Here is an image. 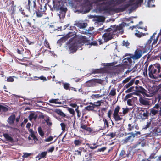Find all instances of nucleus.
Returning a JSON list of instances; mask_svg holds the SVG:
<instances>
[{"label": "nucleus", "instance_id": "1", "mask_svg": "<svg viewBox=\"0 0 161 161\" xmlns=\"http://www.w3.org/2000/svg\"><path fill=\"white\" fill-rule=\"evenodd\" d=\"M125 22H123L118 25H111L110 27L104 30V33L102 36V38L105 42H107L113 39L116 35L118 36L119 34L124 33V27L126 25Z\"/></svg>", "mask_w": 161, "mask_h": 161}, {"label": "nucleus", "instance_id": "2", "mask_svg": "<svg viewBox=\"0 0 161 161\" xmlns=\"http://www.w3.org/2000/svg\"><path fill=\"white\" fill-rule=\"evenodd\" d=\"M148 72L149 77L152 79L159 80L161 78V66L159 64L150 65Z\"/></svg>", "mask_w": 161, "mask_h": 161}, {"label": "nucleus", "instance_id": "3", "mask_svg": "<svg viewBox=\"0 0 161 161\" xmlns=\"http://www.w3.org/2000/svg\"><path fill=\"white\" fill-rule=\"evenodd\" d=\"M156 35V33H154L149 39L147 41L144 47L142 48L144 51V53H146L149 51H150L153 48V45H155L157 43L159 35L155 37Z\"/></svg>", "mask_w": 161, "mask_h": 161}, {"label": "nucleus", "instance_id": "4", "mask_svg": "<svg viewBox=\"0 0 161 161\" xmlns=\"http://www.w3.org/2000/svg\"><path fill=\"white\" fill-rule=\"evenodd\" d=\"M79 46L77 45L75 39L72 38L67 42L66 47L69 54H73L75 53L78 49H80Z\"/></svg>", "mask_w": 161, "mask_h": 161}, {"label": "nucleus", "instance_id": "5", "mask_svg": "<svg viewBox=\"0 0 161 161\" xmlns=\"http://www.w3.org/2000/svg\"><path fill=\"white\" fill-rule=\"evenodd\" d=\"M121 108L120 106L117 105L115 108L114 112L113 114V116L114 120L116 122H118L119 121H121L123 119V118L121 117L120 116L125 115L128 113L129 111V109L128 108H122L123 110L122 114L123 115H121L122 113L121 112H119V114H119V111Z\"/></svg>", "mask_w": 161, "mask_h": 161}, {"label": "nucleus", "instance_id": "6", "mask_svg": "<svg viewBox=\"0 0 161 161\" xmlns=\"http://www.w3.org/2000/svg\"><path fill=\"white\" fill-rule=\"evenodd\" d=\"M55 7L58 10H60V14H59L60 17L61 16L63 17L65 16L67 9L64 6V2L63 1L61 0L58 1L55 5Z\"/></svg>", "mask_w": 161, "mask_h": 161}, {"label": "nucleus", "instance_id": "7", "mask_svg": "<svg viewBox=\"0 0 161 161\" xmlns=\"http://www.w3.org/2000/svg\"><path fill=\"white\" fill-rule=\"evenodd\" d=\"M77 43V45L79 46L80 47V50L82 49V46L85 44L86 45H88L89 40H88L86 37L81 35H79L74 38Z\"/></svg>", "mask_w": 161, "mask_h": 161}, {"label": "nucleus", "instance_id": "8", "mask_svg": "<svg viewBox=\"0 0 161 161\" xmlns=\"http://www.w3.org/2000/svg\"><path fill=\"white\" fill-rule=\"evenodd\" d=\"M5 1V0H3ZM6 7L8 12H9L12 16L14 15L15 11L16 6H14V2L12 0H6L5 2Z\"/></svg>", "mask_w": 161, "mask_h": 161}, {"label": "nucleus", "instance_id": "9", "mask_svg": "<svg viewBox=\"0 0 161 161\" xmlns=\"http://www.w3.org/2000/svg\"><path fill=\"white\" fill-rule=\"evenodd\" d=\"M145 53H144V51L142 49H137L135 51L134 55L130 54V55L131 56V58L133 60H135L139 59Z\"/></svg>", "mask_w": 161, "mask_h": 161}, {"label": "nucleus", "instance_id": "10", "mask_svg": "<svg viewBox=\"0 0 161 161\" xmlns=\"http://www.w3.org/2000/svg\"><path fill=\"white\" fill-rule=\"evenodd\" d=\"M131 56L125 58L122 61V65L125 68H129L131 66L132 61Z\"/></svg>", "mask_w": 161, "mask_h": 161}, {"label": "nucleus", "instance_id": "11", "mask_svg": "<svg viewBox=\"0 0 161 161\" xmlns=\"http://www.w3.org/2000/svg\"><path fill=\"white\" fill-rule=\"evenodd\" d=\"M139 100L140 105L148 106L147 108L151 106L150 102L148 99L142 97L139 98Z\"/></svg>", "mask_w": 161, "mask_h": 161}, {"label": "nucleus", "instance_id": "12", "mask_svg": "<svg viewBox=\"0 0 161 161\" xmlns=\"http://www.w3.org/2000/svg\"><path fill=\"white\" fill-rule=\"evenodd\" d=\"M132 5H133V4L132 2H130L129 0L128 3L122 5L119 8H117V12L118 13L122 12L125 10L130 6Z\"/></svg>", "mask_w": 161, "mask_h": 161}, {"label": "nucleus", "instance_id": "13", "mask_svg": "<svg viewBox=\"0 0 161 161\" xmlns=\"http://www.w3.org/2000/svg\"><path fill=\"white\" fill-rule=\"evenodd\" d=\"M150 136H154L157 135H161V128L156 127L149 134Z\"/></svg>", "mask_w": 161, "mask_h": 161}, {"label": "nucleus", "instance_id": "14", "mask_svg": "<svg viewBox=\"0 0 161 161\" xmlns=\"http://www.w3.org/2000/svg\"><path fill=\"white\" fill-rule=\"evenodd\" d=\"M103 121L104 122V125L103 127H100L99 130H96L95 131H94V132L97 133L98 132H101L104 130L106 128H108L109 127V125L107 120L106 119H103Z\"/></svg>", "mask_w": 161, "mask_h": 161}, {"label": "nucleus", "instance_id": "15", "mask_svg": "<svg viewBox=\"0 0 161 161\" xmlns=\"http://www.w3.org/2000/svg\"><path fill=\"white\" fill-rule=\"evenodd\" d=\"M126 135H130L128 136L127 137H126L123 140V143L126 144L129 142H132L134 139V137L133 136V132H130L128 133L127 134H125Z\"/></svg>", "mask_w": 161, "mask_h": 161}, {"label": "nucleus", "instance_id": "16", "mask_svg": "<svg viewBox=\"0 0 161 161\" xmlns=\"http://www.w3.org/2000/svg\"><path fill=\"white\" fill-rule=\"evenodd\" d=\"M131 150H129L127 151V153H126L125 150L124 149L122 150L120 154L119 157L120 158H123L126 157H129L131 155Z\"/></svg>", "mask_w": 161, "mask_h": 161}, {"label": "nucleus", "instance_id": "17", "mask_svg": "<svg viewBox=\"0 0 161 161\" xmlns=\"http://www.w3.org/2000/svg\"><path fill=\"white\" fill-rule=\"evenodd\" d=\"M74 35V32H69L65 36H64L59 40H58L57 41V42H63L66 41L70 37L73 36Z\"/></svg>", "mask_w": 161, "mask_h": 161}, {"label": "nucleus", "instance_id": "18", "mask_svg": "<svg viewBox=\"0 0 161 161\" xmlns=\"http://www.w3.org/2000/svg\"><path fill=\"white\" fill-rule=\"evenodd\" d=\"M139 114L140 118L142 119H148L149 116V113L147 109L145 110V112L140 113Z\"/></svg>", "mask_w": 161, "mask_h": 161}, {"label": "nucleus", "instance_id": "19", "mask_svg": "<svg viewBox=\"0 0 161 161\" xmlns=\"http://www.w3.org/2000/svg\"><path fill=\"white\" fill-rule=\"evenodd\" d=\"M81 12L86 13L90 11V9L89 5L86 4H83L80 8Z\"/></svg>", "mask_w": 161, "mask_h": 161}, {"label": "nucleus", "instance_id": "20", "mask_svg": "<svg viewBox=\"0 0 161 161\" xmlns=\"http://www.w3.org/2000/svg\"><path fill=\"white\" fill-rule=\"evenodd\" d=\"M16 116L15 114H13L11 115L7 119V122L10 125H13L14 123V121L15 120Z\"/></svg>", "mask_w": 161, "mask_h": 161}, {"label": "nucleus", "instance_id": "21", "mask_svg": "<svg viewBox=\"0 0 161 161\" xmlns=\"http://www.w3.org/2000/svg\"><path fill=\"white\" fill-rule=\"evenodd\" d=\"M143 0H130V2H132L133 5H134L136 8H137L139 6H141L142 3H143Z\"/></svg>", "mask_w": 161, "mask_h": 161}, {"label": "nucleus", "instance_id": "22", "mask_svg": "<svg viewBox=\"0 0 161 161\" xmlns=\"http://www.w3.org/2000/svg\"><path fill=\"white\" fill-rule=\"evenodd\" d=\"M135 91L137 92L141 93L142 94H144L145 93L146 90L142 87L139 86H135Z\"/></svg>", "mask_w": 161, "mask_h": 161}, {"label": "nucleus", "instance_id": "23", "mask_svg": "<svg viewBox=\"0 0 161 161\" xmlns=\"http://www.w3.org/2000/svg\"><path fill=\"white\" fill-rule=\"evenodd\" d=\"M80 128L82 129L88 131L90 132H92L94 133V131H95L93 130L92 129L89 127H87L86 125H84L82 123L81 124Z\"/></svg>", "mask_w": 161, "mask_h": 161}, {"label": "nucleus", "instance_id": "24", "mask_svg": "<svg viewBox=\"0 0 161 161\" xmlns=\"http://www.w3.org/2000/svg\"><path fill=\"white\" fill-rule=\"evenodd\" d=\"M75 152L77 153H75V155H78L80 156H81V153L82 152H83L84 153H86L87 152V150L84 147H80L78 148V150H75Z\"/></svg>", "mask_w": 161, "mask_h": 161}, {"label": "nucleus", "instance_id": "25", "mask_svg": "<svg viewBox=\"0 0 161 161\" xmlns=\"http://www.w3.org/2000/svg\"><path fill=\"white\" fill-rule=\"evenodd\" d=\"M150 112L149 113V116L152 117L155 116L157 114H158L159 110H156L153 108H152L150 109Z\"/></svg>", "mask_w": 161, "mask_h": 161}, {"label": "nucleus", "instance_id": "26", "mask_svg": "<svg viewBox=\"0 0 161 161\" xmlns=\"http://www.w3.org/2000/svg\"><path fill=\"white\" fill-rule=\"evenodd\" d=\"M90 104H91V105L87 106L86 108V109L88 110L92 111L95 112H97V109H95L96 108L94 105V104L92 102L90 103Z\"/></svg>", "mask_w": 161, "mask_h": 161}, {"label": "nucleus", "instance_id": "27", "mask_svg": "<svg viewBox=\"0 0 161 161\" xmlns=\"http://www.w3.org/2000/svg\"><path fill=\"white\" fill-rule=\"evenodd\" d=\"M85 86L87 87H93L95 86V84L93 80V79L86 81L85 83Z\"/></svg>", "mask_w": 161, "mask_h": 161}, {"label": "nucleus", "instance_id": "28", "mask_svg": "<svg viewBox=\"0 0 161 161\" xmlns=\"http://www.w3.org/2000/svg\"><path fill=\"white\" fill-rule=\"evenodd\" d=\"M111 11H114L118 13L117 8L112 7L109 6L105 11V12L107 13H110Z\"/></svg>", "mask_w": 161, "mask_h": 161}, {"label": "nucleus", "instance_id": "29", "mask_svg": "<svg viewBox=\"0 0 161 161\" xmlns=\"http://www.w3.org/2000/svg\"><path fill=\"white\" fill-rule=\"evenodd\" d=\"M47 154V151L43 152L40 153L38 154L37 156V157L39 158V160L42 158H45L46 157Z\"/></svg>", "mask_w": 161, "mask_h": 161}, {"label": "nucleus", "instance_id": "30", "mask_svg": "<svg viewBox=\"0 0 161 161\" xmlns=\"http://www.w3.org/2000/svg\"><path fill=\"white\" fill-rule=\"evenodd\" d=\"M76 26L79 27L80 29H82L85 28L87 25V24L84 23H81L78 22L76 24Z\"/></svg>", "mask_w": 161, "mask_h": 161}, {"label": "nucleus", "instance_id": "31", "mask_svg": "<svg viewBox=\"0 0 161 161\" xmlns=\"http://www.w3.org/2000/svg\"><path fill=\"white\" fill-rule=\"evenodd\" d=\"M92 70L91 75L92 74L100 73L103 72V68L96 69H92Z\"/></svg>", "mask_w": 161, "mask_h": 161}, {"label": "nucleus", "instance_id": "32", "mask_svg": "<svg viewBox=\"0 0 161 161\" xmlns=\"http://www.w3.org/2000/svg\"><path fill=\"white\" fill-rule=\"evenodd\" d=\"M3 136L7 141L10 142H13V138L8 133L3 134Z\"/></svg>", "mask_w": 161, "mask_h": 161}, {"label": "nucleus", "instance_id": "33", "mask_svg": "<svg viewBox=\"0 0 161 161\" xmlns=\"http://www.w3.org/2000/svg\"><path fill=\"white\" fill-rule=\"evenodd\" d=\"M103 103V100H99L97 102H94L93 103L94 104V106L97 109L99 108V107L101 106V104Z\"/></svg>", "mask_w": 161, "mask_h": 161}, {"label": "nucleus", "instance_id": "34", "mask_svg": "<svg viewBox=\"0 0 161 161\" xmlns=\"http://www.w3.org/2000/svg\"><path fill=\"white\" fill-rule=\"evenodd\" d=\"M29 117V120L31 121L33 119L36 120L37 117V116L34 113H31L30 114Z\"/></svg>", "mask_w": 161, "mask_h": 161}, {"label": "nucleus", "instance_id": "35", "mask_svg": "<svg viewBox=\"0 0 161 161\" xmlns=\"http://www.w3.org/2000/svg\"><path fill=\"white\" fill-rule=\"evenodd\" d=\"M58 101L59 99L58 98H57L55 99H53L50 100L49 102L50 103L61 104H62V102H59Z\"/></svg>", "mask_w": 161, "mask_h": 161}, {"label": "nucleus", "instance_id": "36", "mask_svg": "<svg viewBox=\"0 0 161 161\" xmlns=\"http://www.w3.org/2000/svg\"><path fill=\"white\" fill-rule=\"evenodd\" d=\"M32 80H38L39 79H40L42 80H43L44 81H46L47 79L45 77H44L43 76H42L40 77H37V76H34V78L33 79L32 78H31Z\"/></svg>", "mask_w": 161, "mask_h": 161}, {"label": "nucleus", "instance_id": "37", "mask_svg": "<svg viewBox=\"0 0 161 161\" xmlns=\"http://www.w3.org/2000/svg\"><path fill=\"white\" fill-rule=\"evenodd\" d=\"M138 66L139 65L136 64L132 68H131V67H130V70H131V72L133 73L135 71H137V72H140L141 70L140 69L139 70L138 69H137V68Z\"/></svg>", "mask_w": 161, "mask_h": 161}, {"label": "nucleus", "instance_id": "38", "mask_svg": "<svg viewBox=\"0 0 161 161\" xmlns=\"http://www.w3.org/2000/svg\"><path fill=\"white\" fill-rule=\"evenodd\" d=\"M55 112L58 114L62 117H65L66 116L65 114L60 109H56Z\"/></svg>", "mask_w": 161, "mask_h": 161}, {"label": "nucleus", "instance_id": "39", "mask_svg": "<svg viewBox=\"0 0 161 161\" xmlns=\"http://www.w3.org/2000/svg\"><path fill=\"white\" fill-rule=\"evenodd\" d=\"M116 135L115 132H111L107 134L106 136H107L110 137V139H112L116 136Z\"/></svg>", "mask_w": 161, "mask_h": 161}, {"label": "nucleus", "instance_id": "40", "mask_svg": "<svg viewBox=\"0 0 161 161\" xmlns=\"http://www.w3.org/2000/svg\"><path fill=\"white\" fill-rule=\"evenodd\" d=\"M38 131L39 134L42 137H43L44 136V133L43 131L42 130L41 127L40 126L38 127Z\"/></svg>", "mask_w": 161, "mask_h": 161}, {"label": "nucleus", "instance_id": "41", "mask_svg": "<svg viewBox=\"0 0 161 161\" xmlns=\"http://www.w3.org/2000/svg\"><path fill=\"white\" fill-rule=\"evenodd\" d=\"M134 80H131L128 83L126 84L124 86V88H128L130 86H132L134 84Z\"/></svg>", "mask_w": 161, "mask_h": 161}, {"label": "nucleus", "instance_id": "42", "mask_svg": "<svg viewBox=\"0 0 161 161\" xmlns=\"http://www.w3.org/2000/svg\"><path fill=\"white\" fill-rule=\"evenodd\" d=\"M81 140H75L74 141V143L75 146H78L81 145Z\"/></svg>", "mask_w": 161, "mask_h": 161}, {"label": "nucleus", "instance_id": "43", "mask_svg": "<svg viewBox=\"0 0 161 161\" xmlns=\"http://www.w3.org/2000/svg\"><path fill=\"white\" fill-rule=\"evenodd\" d=\"M87 145H88V146L91 149H95L97 148V147H98L99 146V145H96V143L93 144V146H92V145H90L89 144H87Z\"/></svg>", "mask_w": 161, "mask_h": 161}, {"label": "nucleus", "instance_id": "44", "mask_svg": "<svg viewBox=\"0 0 161 161\" xmlns=\"http://www.w3.org/2000/svg\"><path fill=\"white\" fill-rule=\"evenodd\" d=\"M151 121L147 122L146 123V124L143 127V129L145 130L147 129V128H149L151 126Z\"/></svg>", "mask_w": 161, "mask_h": 161}, {"label": "nucleus", "instance_id": "45", "mask_svg": "<svg viewBox=\"0 0 161 161\" xmlns=\"http://www.w3.org/2000/svg\"><path fill=\"white\" fill-rule=\"evenodd\" d=\"M44 44L45 47H46L47 48L50 49H51V48L49 45V43L46 39H45L44 40Z\"/></svg>", "mask_w": 161, "mask_h": 161}, {"label": "nucleus", "instance_id": "46", "mask_svg": "<svg viewBox=\"0 0 161 161\" xmlns=\"http://www.w3.org/2000/svg\"><path fill=\"white\" fill-rule=\"evenodd\" d=\"M93 80L95 84V83H98L102 84L103 82V80L101 79L94 78L93 79Z\"/></svg>", "mask_w": 161, "mask_h": 161}, {"label": "nucleus", "instance_id": "47", "mask_svg": "<svg viewBox=\"0 0 161 161\" xmlns=\"http://www.w3.org/2000/svg\"><path fill=\"white\" fill-rule=\"evenodd\" d=\"M63 87L64 89L66 90H69L70 88V84L68 83H65L63 84Z\"/></svg>", "mask_w": 161, "mask_h": 161}, {"label": "nucleus", "instance_id": "48", "mask_svg": "<svg viewBox=\"0 0 161 161\" xmlns=\"http://www.w3.org/2000/svg\"><path fill=\"white\" fill-rule=\"evenodd\" d=\"M116 94V90L115 89H113L111 90L109 95L114 96H115Z\"/></svg>", "mask_w": 161, "mask_h": 161}, {"label": "nucleus", "instance_id": "49", "mask_svg": "<svg viewBox=\"0 0 161 161\" xmlns=\"http://www.w3.org/2000/svg\"><path fill=\"white\" fill-rule=\"evenodd\" d=\"M151 3H154V1L153 0H148L147 2V6L148 7H151L155 6V5H152V4H151Z\"/></svg>", "mask_w": 161, "mask_h": 161}, {"label": "nucleus", "instance_id": "50", "mask_svg": "<svg viewBox=\"0 0 161 161\" xmlns=\"http://www.w3.org/2000/svg\"><path fill=\"white\" fill-rule=\"evenodd\" d=\"M133 94V93H130L126 95L124 98V100L126 101L128 99L131 97H132Z\"/></svg>", "mask_w": 161, "mask_h": 161}, {"label": "nucleus", "instance_id": "51", "mask_svg": "<svg viewBox=\"0 0 161 161\" xmlns=\"http://www.w3.org/2000/svg\"><path fill=\"white\" fill-rule=\"evenodd\" d=\"M32 4H33V5H32V4L31 3H30V7L29 6V10H30V6L31 7V8H32H32H35V9L36 8V4L35 1H33V2H32Z\"/></svg>", "mask_w": 161, "mask_h": 161}, {"label": "nucleus", "instance_id": "52", "mask_svg": "<svg viewBox=\"0 0 161 161\" xmlns=\"http://www.w3.org/2000/svg\"><path fill=\"white\" fill-rule=\"evenodd\" d=\"M134 128V126L130 124H128V128H127V130L130 131L132 130Z\"/></svg>", "mask_w": 161, "mask_h": 161}, {"label": "nucleus", "instance_id": "53", "mask_svg": "<svg viewBox=\"0 0 161 161\" xmlns=\"http://www.w3.org/2000/svg\"><path fill=\"white\" fill-rule=\"evenodd\" d=\"M109 7L108 6H101L100 8V10L101 11H105Z\"/></svg>", "mask_w": 161, "mask_h": 161}, {"label": "nucleus", "instance_id": "54", "mask_svg": "<svg viewBox=\"0 0 161 161\" xmlns=\"http://www.w3.org/2000/svg\"><path fill=\"white\" fill-rule=\"evenodd\" d=\"M28 24H29L31 28H32V29H34L33 31L35 30V31H38L39 30L38 28L36 25H31V24L30 23L28 22Z\"/></svg>", "mask_w": 161, "mask_h": 161}, {"label": "nucleus", "instance_id": "55", "mask_svg": "<svg viewBox=\"0 0 161 161\" xmlns=\"http://www.w3.org/2000/svg\"><path fill=\"white\" fill-rule=\"evenodd\" d=\"M131 76H129V77L126 78L123 81V83L125 84L131 80Z\"/></svg>", "mask_w": 161, "mask_h": 161}, {"label": "nucleus", "instance_id": "56", "mask_svg": "<svg viewBox=\"0 0 161 161\" xmlns=\"http://www.w3.org/2000/svg\"><path fill=\"white\" fill-rule=\"evenodd\" d=\"M36 14L37 17L40 18L42 16L43 13L42 12L38 11H36Z\"/></svg>", "mask_w": 161, "mask_h": 161}, {"label": "nucleus", "instance_id": "57", "mask_svg": "<svg viewBox=\"0 0 161 161\" xmlns=\"http://www.w3.org/2000/svg\"><path fill=\"white\" fill-rule=\"evenodd\" d=\"M17 52L19 54H22L24 51V49L22 47H20L19 48H17Z\"/></svg>", "mask_w": 161, "mask_h": 161}, {"label": "nucleus", "instance_id": "58", "mask_svg": "<svg viewBox=\"0 0 161 161\" xmlns=\"http://www.w3.org/2000/svg\"><path fill=\"white\" fill-rule=\"evenodd\" d=\"M68 111L69 112V113L72 114L73 115H74L75 114V112L74 110L71 108H68Z\"/></svg>", "mask_w": 161, "mask_h": 161}, {"label": "nucleus", "instance_id": "59", "mask_svg": "<svg viewBox=\"0 0 161 161\" xmlns=\"http://www.w3.org/2000/svg\"><path fill=\"white\" fill-rule=\"evenodd\" d=\"M89 43L88 45H93L94 46H97L98 45L97 42L96 41L93 42H91L90 40H89Z\"/></svg>", "mask_w": 161, "mask_h": 161}, {"label": "nucleus", "instance_id": "60", "mask_svg": "<svg viewBox=\"0 0 161 161\" xmlns=\"http://www.w3.org/2000/svg\"><path fill=\"white\" fill-rule=\"evenodd\" d=\"M122 43L123 46H125L127 47L130 44L127 41H123Z\"/></svg>", "mask_w": 161, "mask_h": 161}, {"label": "nucleus", "instance_id": "61", "mask_svg": "<svg viewBox=\"0 0 161 161\" xmlns=\"http://www.w3.org/2000/svg\"><path fill=\"white\" fill-rule=\"evenodd\" d=\"M82 31H81L80 30V33L82 34H86V33H89V30H87L84 29V28L82 29Z\"/></svg>", "mask_w": 161, "mask_h": 161}, {"label": "nucleus", "instance_id": "62", "mask_svg": "<svg viewBox=\"0 0 161 161\" xmlns=\"http://www.w3.org/2000/svg\"><path fill=\"white\" fill-rule=\"evenodd\" d=\"M19 10L23 15H25V16L27 17H28L29 15L25 14V13L24 12V10L22 8H20L19 9Z\"/></svg>", "mask_w": 161, "mask_h": 161}, {"label": "nucleus", "instance_id": "63", "mask_svg": "<svg viewBox=\"0 0 161 161\" xmlns=\"http://www.w3.org/2000/svg\"><path fill=\"white\" fill-rule=\"evenodd\" d=\"M102 96V95H100L99 94H92L91 97L92 98H99L100 97Z\"/></svg>", "mask_w": 161, "mask_h": 161}, {"label": "nucleus", "instance_id": "64", "mask_svg": "<svg viewBox=\"0 0 161 161\" xmlns=\"http://www.w3.org/2000/svg\"><path fill=\"white\" fill-rule=\"evenodd\" d=\"M60 125L61 127L62 130L63 131H64L65 130L66 128L65 124L64 123H62L60 124Z\"/></svg>", "mask_w": 161, "mask_h": 161}]
</instances>
